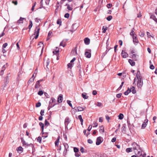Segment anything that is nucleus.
Segmentation results:
<instances>
[{"instance_id": "864d4df0", "label": "nucleus", "mask_w": 157, "mask_h": 157, "mask_svg": "<svg viewBox=\"0 0 157 157\" xmlns=\"http://www.w3.org/2000/svg\"><path fill=\"white\" fill-rule=\"evenodd\" d=\"M41 104L40 102H38L36 104V107H38L41 106Z\"/></svg>"}, {"instance_id": "7ed1b4c3", "label": "nucleus", "mask_w": 157, "mask_h": 157, "mask_svg": "<svg viewBox=\"0 0 157 157\" xmlns=\"http://www.w3.org/2000/svg\"><path fill=\"white\" fill-rule=\"evenodd\" d=\"M40 30V28L39 27V26H36L35 28V32L33 34V35H36V36L34 37V38L35 39H36L38 38L39 33V31Z\"/></svg>"}, {"instance_id": "9d476101", "label": "nucleus", "mask_w": 157, "mask_h": 157, "mask_svg": "<svg viewBox=\"0 0 157 157\" xmlns=\"http://www.w3.org/2000/svg\"><path fill=\"white\" fill-rule=\"evenodd\" d=\"M63 145L64 146V153H66L67 151V149L69 148V146L68 144L67 143L63 144Z\"/></svg>"}, {"instance_id": "0eeeda50", "label": "nucleus", "mask_w": 157, "mask_h": 157, "mask_svg": "<svg viewBox=\"0 0 157 157\" xmlns=\"http://www.w3.org/2000/svg\"><path fill=\"white\" fill-rule=\"evenodd\" d=\"M68 40L67 39H63L60 44V46H62L63 47H65L66 45V42Z\"/></svg>"}, {"instance_id": "4d7b16f0", "label": "nucleus", "mask_w": 157, "mask_h": 157, "mask_svg": "<svg viewBox=\"0 0 157 157\" xmlns=\"http://www.w3.org/2000/svg\"><path fill=\"white\" fill-rule=\"evenodd\" d=\"M122 94L121 93L117 94L116 95V97L118 98H120L121 97Z\"/></svg>"}, {"instance_id": "4468645a", "label": "nucleus", "mask_w": 157, "mask_h": 157, "mask_svg": "<svg viewBox=\"0 0 157 157\" xmlns=\"http://www.w3.org/2000/svg\"><path fill=\"white\" fill-rule=\"evenodd\" d=\"M7 67V63H6V65H5L3 66L2 67V70L1 71V74H3L4 71L5 69Z\"/></svg>"}, {"instance_id": "423d86ee", "label": "nucleus", "mask_w": 157, "mask_h": 157, "mask_svg": "<svg viewBox=\"0 0 157 157\" xmlns=\"http://www.w3.org/2000/svg\"><path fill=\"white\" fill-rule=\"evenodd\" d=\"M103 139L101 136H99L98 137L96 140V144L97 145L100 144L103 141Z\"/></svg>"}, {"instance_id": "3c124183", "label": "nucleus", "mask_w": 157, "mask_h": 157, "mask_svg": "<svg viewBox=\"0 0 157 157\" xmlns=\"http://www.w3.org/2000/svg\"><path fill=\"white\" fill-rule=\"evenodd\" d=\"M36 2H35L34 4H33V5L32 7V8H31V10L32 11H33L34 10V7L36 5Z\"/></svg>"}, {"instance_id": "a19ab883", "label": "nucleus", "mask_w": 157, "mask_h": 157, "mask_svg": "<svg viewBox=\"0 0 157 157\" xmlns=\"http://www.w3.org/2000/svg\"><path fill=\"white\" fill-rule=\"evenodd\" d=\"M23 150V148L21 147L20 146L18 147H17V151H21Z\"/></svg>"}, {"instance_id": "a211bd4d", "label": "nucleus", "mask_w": 157, "mask_h": 157, "mask_svg": "<svg viewBox=\"0 0 157 157\" xmlns=\"http://www.w3.org/2000/svg\"><path fill=\"white\" fill-rule=\"evenodd\" d=\"M60 137L59 136L57 138V140L55 141V144L56 146L58 147L59 145V140Z\"/></svg>"}, {"instance_id": "ea45409f", "label": "nucleus", "mask_w": 157, "mask_h": 157, "mask_svg": "<svg viewBox=\"0 0 157 157\" xmlns=\"http://www.w3.org/2000/svg\"><path fill=\"white\" fill-rule=\"evenodd\" d=\"M134 29L133 28L132 31V32L130 33V35L133 37V36H134Z\"/></svg>"}, {"instance_id": "8fccbe9b", "label": "nucleus", "mask_w": 157, "mask_h": 157, "mask_svg": "<svg viewBox=\"0 0 157 157\" xmlns=\"http://www.w3.org/2000/svg\"><path fill=\"white\" fill-rule=\"evenodd\" d=\"M61 21L60 19H59L57 20V23L58 24H59L60 25H61Z\"/></svg>"}, {"instance_id": "20e7f679", "label": "nucleus", "mask_w": 157, "mask_h": 157, "mask_svg": "<svg viewBox=\"0 0 157 157\" xmlns=\"http://www.w3.org/2000/svg\"><path fill=\"white\" fill-rule=\"evenodd\" d=\"M91 50L90 49H86L85 50V55L86 57L88 58H90L91 56Z\"/></svg>"}, {"instance_id": "2eb2a0df", "label": "nucleus", "mask_w": 157, "mask_h": 157, "mask_svg": "<svg viewBox=\"0 0 157 157\" xmlns=\"http://www.w3.org/2000/svg\"><path fill=\"white\" fill-rule=\"evenodd\" d=\"M128 62L132 66H133L135 65V63L133 60L131 59H129L128 60Z\"/></svg>"}, {"instance_id": "c9c22d12", "label": "nucleus", "mask_w": 157, "mask_h": 157, "mask_svg": "<svg viewBox=\"0 0 157 157\" xmlns=\"http://www.w3.org/2000/svg\"><path fill=\"white\" fill-rule=\"evenodd\" d=\"M132 148H127L126 149V151L128 153L130 152H131V151H132Z\"/></svg>"}, {"instance_id": "37998d69", "label": "nucleus", "mask_w": 157, "mask_h": 157, "mask_svg": "<svg viewBox=\"0 0 157 157\" xmlns=\"http://www.w3.org/2000/svg\"><path fill=\"white\" fill-rule=\"evenodd\" d=\"M112 16H108L107 18V20L108 21H110L112 19Z\"/></svg>"}, {"instance_id": "0e129e2a", "label": "nucleus", "mask_w": 157, "mask_h": 157, "mask_svg": "<svg viewBox=\"0 0 157 157\" xmlns=\"http://www.w3.org/2000/svg\"><path fill=\"white\" fill-rule=\"evenodd\" d=\"M92 94L93 95H95L97 94V92L96 90H94L93 91Z\"/></svg>"}, {"instance_id": "603ef678", "label": "nucleus", "mask_w": 157, "mask_h": 157, "mask_svg": "<svg viewBox=\"0 0 157 157\" xmlns=\"http://www.w3.org/2000/svg\"><path fill=\"white\" fill-rule=\"evenodd\" d=\"M70 16V14L69 13H66L64 15V17L68 18Z\"/></svg>"}, {"instance_id": "9b49d317", "label": "nucleus", "mask_w": 157, "mask_h": 157, "mask_svg": "<svg viewBox=\"0 0 157 157\" xmlns=\"http://www.w3.org/2000/svg\"><path fill=\"white\" fill-rule=\"evenodd\" d=\"M74 109H75V110L77 109L78 111H81L84 110V109L81 107L78 106V107H75L74 108Z\"/></svg>"}, {"instance_id": "39448f33", "label": "nucleus", "mask_w": 157, "mask_h": 157, "mask_svg": "<svg viewBox=\"0 0 157 157\" xmlns=\"http://www.w3.org/2000/svg\"><path fill=\"white\" fill-rule=\"evenodd\" d=\"M21 142L22 143L23 145V146H25V147H26L28 146H30L32 148L33 147V144H28L27 143H26L25 141L23 139V138H21Z\"/></svg>"}, {"instance_id": "72a5a7b5", "label": "nucleus", "mask_w": 157, "mask_h": 157, "mask_svg": "<svg viewBox=\"0 0 157 157\" xmlns=\"http://www.w3.org/2000/svg\"><path fill=\"white\" fill-rule=\"evenodd\" d=\"M50 63V60L49 59H48L46 60V67L47 68H48V66L49 65Z\"/></svg>"}, {"instance_id": "1a4fd4ad", "label": "nucleus", "mask_w": 157, "mask_h": 157, "mask_svg": "<svg viewBox=\"0 0 157 157\" xmlns=\"http://www.w3.org/2000/svg\"><path fill=\"white\" fill-rule=\"evenodd\" d=\"M70 120L68 117L66 118L65 120V124L66 126H67L68 124L70 123Z\"/></svg>"}, {"instance_id": "6e6d98bb", "label": "nucleus", "mask_w": 157, "mask_h": 157, "mask_svg": "<svg viewBox=\"0 0 157 157\" xmlns=\"http://www.w3.org/2000/svg\"><path fill=\"white\" fill-rule=\"evenodd\" d=\"M134 53H135V52H134V50H130V53H129L130 55H131L134 54Z\"/></svg>"}, {"instance_id": "69168bd1", "label": "nucleus", "mask_w": 157, "mask_h": 157, "mask_svg": "<svg viewBox=\"0 0 157 157\" xmlns=\"http://www.w3.org/2000/svg\"><path fill=\"white\" fill-rule=\"evenodd\" d=\"M147 35L148 37L150 38L151 37H153L151 35H150V33L149 32H147Z\"/></svg>"}, {"instance_id": "bb28decb", "label": "nucleus", "mask_w": 157, "mask_h": 157, "mask_svg": "<svg viewBox=\"0 0 157 157\" xmlns=\"http://www.w3.org/2000/svg\"><path fill=\"white\" fill-rule=\"evenodd\" d=\"M40 86L39 81H37L35 85V88L36 89L38 88Z\"/></svg>"}, {"instance_id": "ddd939ff", "label": "nucleus", "mask_w": 157, "mask_h": 157, "mask_svg": "<svg viewBox=\"0 0 157 157\" xmlns=\"http://www.w3.org/2000/svg\"><path fill=\"white\" fill-rule=\"evenodd\" d=\"M84 41L85 44L86 45H88L90 43V39L88 37L85 38L84 39Z\"/></svg>"}, {"instance_id": "f704fd0d", "label": "nucleus", "mask_w": 157, "mask_h": 157, "mask_svg": "<svg viewBox=\"0 0 157 157\" xmlns=\"http://www.w3.org/2000/svg\"><path fill=\"white\" fill-rule=\"evenodd\" d=\"M107 29V27H105L104 26H103L102 28V33H105V32Z\"/></svg>"}, {"instance_id": "393cba45", "label": "nucleus", "mask_w": 157, "mask_h": 157, "mask_svg": "<svg viewBox=\"0 0 157 157\" xmlns=\"http://www.w3.org/2000/svg\"><path fill=\"white\" fill-rule=\"evenodd\" d=\"M145 121H146V122H144L142 124V128H145L146 127V125H147V124H146V123L148 122V120H145Z\"/></svg>"}, {"instance_id": "de8ad7c7", "label": "nucleus", "mask_w": 157, "mask_h": 157, "mask_svg": "<svg viewBox=\"0 0 157 157\" xmlns=\"http://www.w3.org/2000/svg\"><path fill=\"white\" fill-rule=\"evenodd\" d=\"M74 151L75 152L77 153L78 152L79 150L76 147H74Z\"/></svg>"}, {"instance_id": "4be33fe9", "label": "nucleus", "mask_w": 157, "mask_h": 157, "mask_svg": "<svg viewBox=\"0 0 157 157\" xmlns=\"http://www.w3.org/2000/svg\"><path fill=\"white\" fill-rule=\"evenodd\" d=\"M23 20H26V19L25 18H22V17H21L20 19L17 21V22L19 24L23 23Z\"/></svg>"}, {"instance_id": "2f4dec72", "label": "nucleus", "mask_w": 157, "mask_h": 157, "mask_svg": "<svg viewBox=\"0 0 157 157\" xmlns=\"http://www.w3.org/2000/svg\"><path fill=\"white\" fill-rule=\"evenodd\" d=\"M139 35L142 37H144V32L143 31H140L139 33Z\"/></svg>"}, {"instance_id": "6ab92c4d", "label": "nucleus", "mask_w": 157, "mask_h": 157, "mask_svg": "<svg viewBox=\"0 0 157 157\" xmlns=\"http://www.w3.org/2000/svg\"><path fill=\"white\" fill-rule=\"evenodd\" d=\"M121 131L123 132H126V124H125L123 125L121 128Z\"/></svg>"}, {"instance_id": "412c9836", "label": "nucleus", "mask_w": 157, "mask_h": 157, "mask_svg": "<svg viewBox=\"0 0 157 157\" xmlns=\"http://www.w3.org/2000/svg\"><path fill=\"white\" fill-rule=\"evenodd\" d=\"M130 89H131V92H132L133 94H135L136 93V91L135 90V88L133 86H132Z\"/></svg>"}, {"instance_id": "473e14b6", "label": "nucleus", "mask_w": 157, "mask_h": 157, "mask_svg": "<svg viewBox=\"0 0 157 157\" xmlns=\"http://www.w3.org/2000/svg\"><path fill=\"white\" fill-rule=\"evenodd\" d=\"M33 26V23L32 21L31 20L29 21V31H30V29Z\"/></svg>"}, {"instance_id": "4c0bfd02", "label": "nucleus", "mask_w": 157, "mask_h": 157, "mask_svg": "<svg viewBox=\"0 0 157 157\" xmlns=\"http://www.w3.org/2000/svg\"><path fill=\"white\" fill-rule=\"evenodd\" d=\"M67 103L69 105L71 106L72 109H74V108H73L72 107V105L71 103V101L69 100H67Z\"/></svg>"}, {"instance_id": "c85d7f7f", "label": "nucleus", "mask_w": 157, "mask_h": 157, "mask_svg": "<svg viewBox=\"0 0 157 157\" xmlns=\"http://www.w3.org/2000/svg\"><path fill=\"white\" fill-rule=\"evenodd\" d=\"M59 51V49L57 47H56V49L55 51L53 52V53L54 54H57Z\"/></svg>"}, {"instance_id": "b1692460", "label": "nucleus", "mask_w": 157, "mask_h": 157, "mask_svg": "<svg viewBox=\"0 0 157 157\" xmlns=\"http://www.w3.org/2000/svg\"><path fill=\"white\" fill-rule=\"evenodd\" d=\"M56 99L54 98H52L51 100L49 101V103L51 102L52 104H55V105H56Z\"/></svg>"}, {"instance_id": "13d9d810", "label": "nucleus", "mask_w": 157, "mask_h": 157, "mask_svg": "<svg viewBox=\"0 0 157 157\" xmlns=\"http://www.w3.org/2000/svg\"><path fill=\"white\" fill-rule=\"evenodd\" d=\"M67 67L68 68H71L72 67V64L71 63H69L67 64Z\"/></svg>"}, {"instance_id": "680f3d73", "label": "nucleus", "mask_w": 157, "mask_h": 157, "mask_svg": "<svg viewBox=\"0 0 157 157\" xmlns=\"http://www.w3.org/2000/svg\"><path fill=\"white\" fill-rule=\"evenodd\" d=\"M87 142L88 143L90 144H92L93 142L92 140L90 139H89L88 140Z\"/></svg>"}, {"instance_id": "79ce46f5", "label": "nucleus", "mask_w": 157, "mask_h": 157, "mask_svg": "<svg viewBox=\"0 0 157 157\" xmlns=\"http://www.w3.org/2000/svg\"><path fill=\"white\" fill-rule=\"evenodd\" d=\"M67 9L69 10H70V11H71L72 10H73V7H72V6H70V5L68 6L67 7Z\"/></svg>"}, {"instance_id": "a878e982", "label": "nucleus", "mask_w": 157, "mask_h": 157, "mask_svg": "<svg viewBox=\"0 0 157 157\" xmlns=\"http://www.w3.org/2000/svg\"><path fill=\"white\" fill-rule=\"evenodd\" d=\"M131 92V89H130L129 88H128V90L124 92V94L126 95H128Z\"/></svg>"}, {"instance_id": "58836bf2", "label": "nucleus", "mask_w": 157, "mask_h": 157, "mask_svg": "<svg viewBox=\"0 0 157 157\" xmlns=\"http://www.w3.org/2000/svg\"><path fill=\"white\" fill-rule=\"evenodd\" d=\"M49 124H50L47 121V120H45V122H44V125H45V126H48L49 125Z\"/></svg>"}, {"instance_id": "7c9ffc66", "label": "nucleus", "mask_w": 157, "mask_h": 157, "mask_svg": "<svg viewBox=\"0 0 157 157\" xmlns=\"http://www.w3.org/2000/svg\"><path fill=\"white\" fill-rule=\"evenodd\" d=\"M118 118L120 120L124 118V115L122 113H120L118 116Z\"/></svg>"}, {"instance_id": "cd10ccee", "label": "nucleus", "mask_w": 157, "mask_h": 157, "mask_svg": "<svg viewBox=\"0 0 157 157\" xmlns=\"http://www.w3.org/2000/svg\"><path fill=\"white\" fill-rule=\"evenodd\" d=\"M55 105V104H52L51 102L49 103V105L48 107V110H49L51 108L53 107Z\"/></svg>"}, {"instance_id": "f03ea898", "label": "nucleus", "mask_w": 157, "mask_h": 157, "mask_svg": "<svg viewBox=\"0 0 157 157\" xmlns=\"http://www.w3.org/2000/svg\"><path fill=\"white\" fill-rule=\"evenodd\" d=\"M132 148L134 150H136L138 151V152L136 154L138 157H139L142 155V150L139 145L136 142H134L132 144Z\"/></svg>"}, {"instance_id": "f257e3e1", "label": "nucleus", "mask_w": 157, "mask_h": 157, "mask_svg": "<svg viewBox=\"0 0 157 157\" xmlns=\"http://www.w3.org/2000/svg\"><path fill=\"white\" fill-rule=\"evenodd\" d=\"M137 80V86L138 87L141 88L143 85V81L142 78L140 75V72L139 71H138L137 72V74L136 75V78L134 79V82L133 83L134 84L135 82V80Z\"/></svg>"}, {"instance_id": "aec40b11", "label": "nucleus", "mask_w": 157, "mask_h": 157, "mask_svg": "<svg viewBox=\"0 0 157 157\" xmlns=\"http://www.w3.org/2000/svg\"><path fill=\"white\" fill-rule=\"evenodd\" d=\"M150 18L153 19L157 23V19L155 16L153 15H151L150 16Z\"/></svg>"}, {"instance_id": "774afa93", "label": "nucleus", "mask_w": 157, "mask_h": 157, "mask_svg": "<svg viewBox=\"0 0 157 157\" xmlns=\"http://www.w3.org/2000/svg\"><path fill=\"white\" fill-rule=\"evenodd\" d=\"M106 119L108 121V122H109V120L110 119V117L108 115L106 116H105Z\"/></svg>"}, {"instance_id": "f3484780", "label": "nucleus", "mask_w": 157, "mask_h": 157, "mask_svg": "<svg viewBox=\"0 0 157 157\" xmlns=\"http://www.w3.org/2000/svg\"><path fill=\"white\" fill-rule=\"evenodd\" d=\"M82 96L84 99H87L89 97L88 96L86 95V93L85 92L82 94Z\"/></svg>"}, {"instance_id": "338daca9", "label": "nucleus", "mask_w": 157, "mask_h": 157, "mask_svg": "<svg viewBox=\"0 0 157 157\" xmlns=\"http://www.w3.org/2000/svg\"><path fill=\"white\" fill-rule=\"evenodd\" d=\"M84 149L83 147H81L80 148V151L82 153H84L85 152L84 151Z\"/></svg>"}, {"instance_id": "bf43d9fd", "label": "nucleus", "mask_w": 157, "mask_h": 157, "mask_svg": "<svg viewBox=\"0 0 157 157\" xmlns=\"http://www.w3.org/2000/svg\"><path fill=\"white\" fill-rule=\"evenodd\" d=\"M92 128V125H90L87 129L88 131V132H90Z\"/></svg>"}, {"instance_id": "a18cd8bd", "label": "nucleus", "mask_w": 157, "mask_h": 157, "mask_svg": "<svg viewBox=\"0 0 157 157\" xmlns=\"http://www.w3.org/2000/svg\"><path fill=\"white\" fill-rule=\"evenodd\" d=\"M42 138L40 136H39L38 137L37 139V141L40 143L41 142Z\"/></svg>"}, {"instance_id": "c03bdc74", "label": "nucleus", "mask_w": 157, "mask_h": 157, "mask_svg": "<svg viewBox=\"0 0 157 157\" xmlns=\"http://www.w3.org/2000/svg\"><path fill=\"white\" fill-rule=\"evenodd\" d=\"M43 93H44V92H43V91L41 90L39 91L38 92V94L40 96H41L43 94Z\"/></svg>"}, {"instance_id": "052dcab7", "label": "nucleus", "mask_w": 157, "mask_h": 157, "mask_svg": "<svg viewBox=\"0 0 157 157\" xmlns=\"http://www.w3.org/2000/svg\"><path fill=\"white\" fill-rule=\"evenodd\" d=\"M112 6V4L110 3L108 4L107 5V7L109 8H110Z\"/></svg>"}, {"instance_id": "e2e57ef3", "label": "nucleus", "mask_w": 157, "mask_h": 157, "mask_svg": "<svg viewBox=\"0 0 157 157\" xmlns=\"http://www.w3.org/2000/svg\"><path fill=\"white\" fill-rule=\"evenodd\" d=\"M44 110L42 109L40 112V114L41 115L43 116L44 115Z\"/></svg>"}, {"instance_id": "6e6552de", "label": "nucleus", "mask_w": 157, "mask_h": 157, "mask_svg": "<svg viewBox=\"0 0 157 157\" xmlns=\"http://www.w3.org/2000/svg\"><path fill=\"white\" fill-rule=\"evenodd\" d=\"M121 55L123 58H126L128 56V54L123 50L122 51Z\"/></svg>"}, {"instance_id": "5701e85b", "label": "nucleus", "mask_w": 157, "mask_h": 157, "mask_svg": "<svg viewBox=\"0 0 157 157\" xmlns=\"http://www.w3.org/2000/svg\"><path fill=\"white\" fill-rule=\"evenodd\" d=\"M132 38L133 39V42H134L137 43L138 42V39L136 36H133Z\"/></svg>"}, {"instance_id": "e433bc0d", "label": "nucleus", "mask_w": 157, "mask_h": 157, "mask_svg": "<svg viewBox=\"0 0 157 157\" xmlns=\"http://www.w3.org/2000/svg\"><path fill=\"white\" fill-rule=\"evenodd\" d=\"M78 68L79 69V72L80 75H81V74L82 72V71L81 69V66H78Z\"/></svg>"}, {"instance_id": "dca6fc26", "label": "nucleus", "mask_w": 157, "mask_h": 157, "mask_svg": "<svg viewBox=\"0 0 157 157\" xmlns=\"http://www.w3.org/2000/svg\"><path fill=\"white\" fill-rule=\"evenodd\" d=\"M132 58L133 59L137 61V55L136 54H134L131 55Z\"/></svg>"}, {"instance_id": "5fc2aeb1", "label": "nucleus", "mask_w": 157, "mask_h": 157, "mask_svg": "<svg viewBox=\"0 0 157 157\" xmlns=\"http://www.w3.org/2000/svg\"><path fill=\"white\" fill-rule=\"evenodd\" d=\"M80 153L79 152H77V153H75V156L76 157H79L80 155Z\"/></svg>"}, {"instance_id": "c756f323", "label": "nucleus", "mask_w": 157, "mask_h": 157, "mask_svg": "<svg viewBox=\"0 0 157 157\" xmlns=\"http://www.w3.org/2000/svg\"><path fill=\"white\" fill-rule=\"evenodd\" d=\"M78 118L80 120V122H81V124H83V120L82 118L81 115H79L78 116Z\"/></svg>"}, {"instance_id": "f8f14e48", "label": "nucleus", "mask_w": 157, "mask_h": 157, "mask_svg": "<svg viewBox=\"0 0 157 157\" xmlns=\"http://www.w3.org/2000/svg\"><path fill=\"white\" fill-rule=\"evenodd\" d=\"M63 100V95L60 94L59 95L57 100V101L59 103L62 102Z\"/></svg>"}, {"instance_id": "09e8293b", "label": "nucleus", "mask_w": 157, "mask_h": 157, "mask_svg": "<svg viewBox=\"0 0 157 157\" xmlns=\"http://www.w3.org/2000/svg\"><path fill=\"white\" fill-rule=\"evenodd\" d=\"M34 78H33L32 79V78H31L28 81V83L29 84L30 83L33 81L34 80Z\"/></svg>"}, {"instance_id": "49530a36", "label": "nucleus", "mask_w": 157, "mask_h": 157, "mask_svg": "<svg viewBox=\"0 0 157 157\" xmlns=\"http://www.w3.org/2000/svg\"><path fill=\"white\" fill-rule=\"evenodd\" d=\"M100 127V129L99 130L100 132H101V131H102V132H104V127H103V126H101Z\"/></svg>"}]
</instances>
